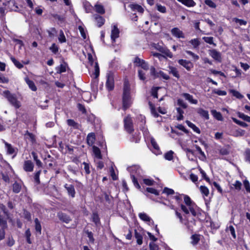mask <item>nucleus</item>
Masks as SVG:
<instances>
[{
  "label": "nucleus",
  "mask_w": 250,
  "mask_h": 250,
  "mask_svg": "<svg viewBox=\"0 0 250 250\" xmlns=\"http://www.w3.org/2000/svg\"><path fill=\"white\" fill-rule=\"evenodd\" d=\"M245 158L246 161L250 163V149H248L245 151Z\"/></svg>",
  "instance_id": "64"
},
{
  "label": "nucleus",
  "mask_w": 250,
  "mask_h": 250,
  "mask_svg": "<svg viewBox=\"0 0 250 250\" xmlns=\"http://www.w3.org/2000/svg\"><path fill=\"white\" fill-rule=\"evenodd\" d=\"M120 31L119 29L117 28L116 25H114L111 30V38L113 42H115V40L119 36Z\"/></svg>",
  "instance_id": "8"
},
{
  "label": "nucleus",
  "mask_w": 250,
  "mask_h": 250,
  "mask_svg": "<svg viewBox=\"0 0 250 250\" xmlns=\"http://www.w3.org/2000/svg\"><path fill=\"white\" fill-rule=\"evenodd\" d=\"M177 1L188 7H193L196 4V3L193 0H177Z\"/></svg>",
  "instance_id": "16"
},
{
  "label": "nucleus",
  "mask_w": 250,
  "mask_h": 250,
  "mask_svg": "<svg viewBox=\"0 0 250 250\" xmlns=\"http://www.w3.org/2000/svg\"><path fill=\"white\" fill-rule=\"evenodd\" d=\"M150 74L152 76H153L154 78L159 77V73L156 72V71L155 70V68L154 67L152 66L150 68Z\"/></svg>",
  "instance_id": "45"
},
{
  "label": "nucleus",
  "mask_w": 250,
  "mask_h": 250,
  "mask_svg": "<svg viewBox=\"0 0 250 250\" xmlns=\"http://www.w3.org/2000/svg\"><path fill=\"white\" fill-rule=\"evenodd\" d=\"M11 60L14 64L19 68H21L23 67V65L21 64L19 61H18L14 57H11Z\"/></svg>",
  "instance_id": "37"
},
{
  "label": "nucleus",
  "mask_w": 250,
  "mask_h": 250,
  "mask_svg": "<svg viewBox=\"0 0 250 250\" xmlns=\"http://www.w3.org/2000/svg\"><path fill=\"white\" fill-rule=\"evenodd\" d=\"M191 243L193 245H196L200 240L199 236L197 234L192 235L191 236Z\"/></svg>",
  "instance_id": "29"
},
{
  "label": "nucleus",
  "mask_w": 250,
  "mask_h": 250,
  "mask_svg": "<svg viewBox=\"0 0 250 250\" xmlns=\"http://www.w3.org/2000/svg\"><path fill=\"white\" fill-rule=\"evenodd\" d=\"M85 233L87 235L89 241L91 243H94V239L93 237V233L92 232L86 230L85 231Z\"/></svg>",
  "instance_id": "46"
},
{
  "label": "nucleus",
  "mask_w": 250,
  "mask_h": 250,
  "mask_svg": "<svg viewBox=\"0 0 250 250\" xmlns=\"http://www.w3.org/2000/svg\"><path fill=\"white\" fill-rule=\"evenodd\" d=\"M183 96L185 98V99L188 100L190 103L194 104H197L198 101L197 100L193 99L192 95L189 94L184 93L182 94Z\"/></svg>",
  "instance_id": "15"
},
{
  "label": "nucleus",
  "mask_w": 250,
  "mask_h": 250,
  "mask_svg": "<svg viewBox=\"0 0 250 250\" xmlns=\"http://www.w3.org/2000/svg\"><path fill=\"white\" fill-rule=\"evenodd\" d=\"M64 187L66 189L68 194L72 197H74L75 195L74 187L72 185L66 184Z\"/></svg>",
  "instance_id": "12"
},
{
  "label": "nucleus",
  "mask_w": 250,
  "mask_h": 250,
  "mask_svg": "<svg viewBox=\"0 0 250 250\" xmlns=\"http://www.w3.org/2000/svg\"><path fill=\"white\" fill-rule=\"evenodd\" d=\"M78 29L80 32L82 37L83 39H85L86 38V36L84 32V28L82 26H79Z\"/></svg>",
  "instance_id": "56"
},
{
  "label": "nucleus",
  "mask_w": 250,
  "mask_h": 250,
  "mask_svg": "<svg viewBox=\"0 0 250 250\" xmlns=\"http://www.w3.org/2000/svg\"><path fill=\"white\" fill-rule=\"evenodd\" d=\"M124 126L125 130L129 133L133 132L134 129L133 126V122L130 116L126 117L124 120Z\"/></svg>",
  "instance_id": "2"
},
{
  "label": "nucleus",
  "mask_w": 250,
  "mask_h": 250,
  "mask_svg": "<svg viewBox=\"0 0 250 250\" xmlns=\"http://www.w3.org/2000/svg\"><path fill=\"white\" fill-rule=\"evenodd\" d=\"M31 154L33 156L34 161L36 162L37 166L39 167H41L42 166V163L40 161V160L38 159L37 154L35 152H32Z\"/></svg>",
  "instance_id": "31"
},
{
  "label": "nucleus",
  "mask_w": 250,
  "mask_h": 250,
  "mask_svg": "<svg viewBox=\"0 0 250 250\" xmlns=\"http://www.w3.org/2000/svg\"><path fill=\"white\" fill-rule=\"evenodd\" d=\"M24 135H27L29 137V138L30 139L31 141L32 142H34L35 141V136L32 133L28 132V131H26Z\"/></svg>",
  "instance_id": "57"
},
{
  "label": "nucleus",
  "mask_w": 250,
  "mask_h": 250,
  "mask_svg": "<svg viewBox=\"0 0 250 250\" xmlns=\"http://www.w3.org/2000/svg\"><path fill=\"white\" fill-rule=\"evenodd\" d=\"M184 202H185V204L188 206H191L192 204H193L190 197L188 195H185Z\"/></svg>",
  "instance_id": "41"
},
{
  "label": "nucleus",
  "mask_w": 250,
  "mask_h": 250,
  "mask_svg": "<svg viewBox=\"0 0 250 250\" xmlns=\"http://www.w3.org/2000/svg\"><path fill=\"white\" fill-rule=\"evenodd\" d=\"M177 104L184 109L187 108L188 107L187 104L185 103L183 100L180 99L177 100Z\"/></svg>",
  "instance_id": "42"
},
{
  "label": "nucleus",
  "mask_w": 250,
  "mask_h": 250,
  "mask_svg": "<svg viewBox=\"0 0 250 250\" xmlns=\"http://www.w3.org/2000/svg\"><path fill=\"white\" fill-rule=\"evenodd\" d=\"M77 107H78L79 110L80 111H82V112L83 113V114L86 113V109H85L84 106L83 104H77Z\"/></svg>",
  "instance_id": "63"
},
{
  "label": "nucleus",
  "mask_w": 250,
  "mask_h": 250,
  "mask_svg": "<svg viewBox=\"0 0 250 250\" xmlns=\"http://www.w3.org/2000/svg\"><path fill=\"white\" fill-rule=\"evenodd\" d=\"M150 250H159L158 246L154 244L153 242L149 243Z\"/></svg>",
  "instance_id": "62"
},
{
  "label": "nucleus",
  "mask_w": 250,
  "mask_h": 250,
  "mask_svg": "<svg viewBox=\"0 0 250 250\" xmlns=\"http://www.w3.org/2000/svg\"><path fill=\"white\" fill-rule=\"evenodd\" d=\"M3 142L7 149V152L9 154H12L13 153H14V149L12 147V146H11V145L8 143H7V142H6L5 141L3 140Z\"/></svg>",
  "instance_id": "33"
},
{
  "label": "nucleus",
  "mask_w": 250,
  "mask_h": 250,
  "mask_svg": "<svg viewBox=\"0 0 250 250\" xmlns=\"http://www.w3.org/2000/svg\"><path fill=\"white\" fill-rule=\"evenodd\" d=\"M41 172V170H40L38 172H37L35 174L34 180H35V182L38 184H39L40 183L39 177H40Z\"/></svg>",
  "instance_id": "47"
},
{
  "label": "nucleus",
  "mask_w": 250,
  "mask_h": 250,
  "mask_svg": "<svg viewBox=\"0 0 250 250\" xmlns=\"http://www.w3.org/2000/svg\"><path fill=\"white\" fill-rule=\"evenodd\" d=\"M51 156L50 155H48L47 156V158L45 159V164L48 167H53V164L50 162V159Z\"/></svg>",
  "instance_id": "51"
},
{
  "label": "nucleus",
  "mask_w": 250,
  "mask_h": 250,
  "mask_svg": "<svg viewBox=\"0 0 250 250\" xmlns=\"http://www.w3.org/2000/svg\"><path fill=\"white\" fill-rule=\"evenodd\" d=\"M95 19L97 20L99 27L102 26L104 24V20L102 17L98 15Z\"/></svg>",
  "instance_id": "35"
},
{
  "label": "nucleus",
  "mask_w": 250,
  "mask_h": 250,
  "mask_svg": "<svg viewBox=\"0 0 250 250\" xmlns=\"http://www.w3.org/2000/svg\"><path fill=\"white\" fill-rule=\"evenodd\" d=\"M96 11L101 14H103L105 13V10L104 6L101 4H96L95 5Z\"/></svg>",
  "instance_id": "25"
},
{
  "label": "nucleus",
  "mask_w": 250,
  "mask_h": 250,
  "mask_svg": "<svg viewBox=\"0 0 250 250\" xmlns=\"http://www.w3.org/2000/svg\"><path fill=\"white\" fill-rule=\"evenodd\" d=\"M93 151L95 156L98 159L102 158L100 149L97 146H92Z\"/></svg>",
  "instance_id": "18"
},
{
  "label": "nucleus",
  "mask_w": 250,
  "mask_h": 250,
  "mask_svg": "<svg viewBox=\"0 0 250 250\" xmlns=\"http://www.w3.org/2000/svg\"><path fill=\"white\" fill-rule=\"evenodd\" d=\"M123 94H130V87L128 82H125Z\"/></svg>",
  "instance_id": "38"
},
{
  "label": "nucleus",
  "mask_w": 250,
  "mask_h": 250,
  "mask_svg": "<svg viewBox=\"0 0 250 250\" xmlns=\"http://www.w3.org/2000/svg\"><path fill=\"white\" fill-rule=\"evenodd\" d=\"M233 21H234L236 23H238L240 25H246L247 23L246 21L243 20L238 19L237 18H234Z\"/></svg>",
  "instance_id": "61"
},
{
  "label": "nucleus",
  "mask_w": 250,
  "mask_h": 250,
  "mask_svg": "<svg viewBox=\"0 0 250 250\" xmlns=\"http://www.w3.org/2000/svg\"><path fill=\"white\" fill-rule=\"evenodd\" d=\"M5 9L3 7H0V19L2 21H4L5 20Z\"/></svg>",
  "instance_id": "44"
},
{
  "label": "nucleus",
  "mask_w": 250,
  "mask_h": 250,
  "mask_svg": "<svg viewBox=\"0 0 250 250\" xmlns=\"http://www.w3.org/2000/svg\"><path fill=\"white\" fill-rule=\"evenodd\" d=\"M157 10L163 13H165L166 12V8L164 6H162L160 4H157Z\"/></svg>",
  "instance_id": "50"
},
{
  "label": "nucleus",
  "mask_w": 250,
  "mask_h": 250,
  "mask_svg": "<svg viewBox=\"0 0 250 250\" xmlns=\"http://www.w3.org/2000/svg\"><path fill=\"white\" fill-rule=\"evenodd\" d=\"M238 116L243 120L250 123V117L240 112H237Z\"/></svg>",
  "instance_id": "27"
},
{
  "label": "nucleus",
  "mask_w": 250,
  "mask_h": 250,
  "mask_svg": "<svg viewBox=\"0 0 250 250\" xmlns=\"http://www.w3.org/2000/svg\"><path fill=\"white\" fill-rule=\"evenodd\" d=\"M130 104V94H123V107L125 110L128 108Z\"/></svg>",
  "instance_id": "5"
},
{
  "label": "nucleus",
  "mask_w": 250,
  "mask_h": 250,
  "mask_svg": "<svg viewBox=\"0 0 250 250\" xmlns=\"http://www.w3.org/2000/svg\"><path fill=\"white\" fill-rule=\"evenodd\" d=\"M173 152L171 150L167 152L165 155V158L167 160H171L173 159Z\"/></svg>",
  "instance_id": "40"
},
{
  "label": "nucleus",
  "mask_w": 250,
  "mask_h": 250,
  "mask_svg": "<svg viewBox=\"0 0 250 250\" xmlns=\"http://www.w3.org/2000/svg\"><path fill=\"white\" fill-rule=\"evenodd\" d=\"M129 7L133 11H137L140 13H143L144 9L141 6L136 4H130Z\"/></svg>",
  "instance_id": "17"
},
{
  "label": "nucleus",
  "mask_w": 250,
  "mask_h": 250,
  "mask_svg": "<svg viewBox=\"0 0 250 250\" xmlns=\"http://www.w3.org/2000/svg\"><path fill=\"white\" fill-rule=\"evenodd\" d=\"M171 33L173 36L178 38H185V36L183 32L177 27L172 29Z\"/></svg>",
  "instance_id": "11"
},
{
  "label": "nucleus",
  "mask_w": 250,
  "mask_h": 250,
  "mask_svg": "<svg viewBox=\"0 0 250 250\" xmlns=\"http://www.w3.org/2000/svg\"><path fill=\"white\" fill-rule=\"evenodd\" d=\"M21 189V186L17 182L14 183L13 185V192L16 193H18L20 192Z\"/></svg>",
  "instance_id": "28"
},
{
  "label": "nucleus",
  "mask_w": 250,
  "mask_h": 250,
  "mask_svg": "<svg viewBox=\"0 0 250 250\" xmlns=\"http://www.w3.org/2000/svg\"><path fill=\"white\" fill-rule=\"evenodd\" d=\"M95 141V135L94 133H89L87 136V143L90 146H92L94 143Z\"/></svg>",
  "instance_id": "13"
},
{
  "label": "nucleus",
  "mask_w": 250,
  "mask_h": 250,
  "mask_svg": "<svg viewBox=\"0 0 250 250\" xmlns=\"http://www.w3.org/2000/svg\"><path fill=\"white\" fill-rule=\"evenodd\" d=\"M139 216L142 220L146 222H149L151 220L150 218L145 213H140Z\"/></svg>",
  "instance_id": "32"
},
{
  "label": "nucleus",
  "mask_w": 250,
  "mask_h": 250,
  "mask_svg": "<svg viewBox=\"0 0 250 250\" xmlns=\"http://www.w3.org/2000/svg\"><path fill=\"white\" fill-rule=\"evenodd\" d=\"M106 86L108 90H112L114 87V81L113 74L109 72L107 74Z\"/></svg>",
  "instance_id": "3"
},
{
  "label": "nucleus",
  "mask_w": 250,
  "mask_h": 250,
  "mask_svg": "<svg viewBox=\"0 0 250 250\" xmlns=\"http://www.w3.org/2000/svg\"><path fill=\"white\" fill-rule=\"evenodd\" d=\"M59 219L65 223H68L71 220V218L65 213L62 212H59L57 215Z\"/></svg>",
  "instance_id": "9"
},
{
  "label": "nucleus",
  "mask_w": 250,
  "mask_h": 250,
  "mask_svg": "<svg viewBox=\"0 0 250 250\" xmlns=\"http://www.w3.org/2000/svg\"><path fill=\"white\" fill-rule=\"evenodd\" d=\"M25 80L32 90L34 91H36L37 87L35 86L34 83L32 81L30 80L27 77L25 78Z\"/></svg>",
  "instance_id": "20"
},
{
  "label": "nucleus",
  "mask_w": 250,
  "mask_h": 250,
  "mask_svg": "<svg viewBox=\"0 0 250 250\" xmlns=\"http://www.w3.org/2000/svg\"><path fill=\"white\" fill-rule=\"evenodd\" d=\"M245 134V131L242 129H238L233 132L232 135L234 137H238L243 136Z\"/></svg>",
  "instance_id": "24"
},
{
  "label": "nucleus",
  "mask_w": 250,
  "mask_h": 250,
  "mask_svg": "<svg viewBox=\"0 0 250 250\" xmlns=\"http://www.w3.org/2000/svg\"><path fill=\"white\" fill-rule=\"evenodd\" d=\"M59 40L61 42H66V39L62 30L60 32Z\"/></svg>",
  "instance_id": "43"
},
{
  "label": "nucleus",
  "mask_w": 250,
  "mask_h": 250,
  "mask_svg": "<svg viewBox=\"0 0 250 250\" xmlns=\"http://www.w3.org/2000/svg\"><path fill=\"white\" fill-rule=\"evenodd\" d=\"M155 48L158 50L159 51L161 52V53L164 54L165 55H166L167 57H168L169 58H172V54L171 52L167 48L160 45V44H156L155 46Z\"/></svg>",
  "instance_id": "4"
},
{
  "label": "nucleus",
  "mask_w": 250,
  "mask_h": 250,
  "mask_svg": "<svg viewBox=\"0 0 250 250\" xmlns=\"http://www.w3.org/2000/svg\"><path fill=\"white\" fill-rule=\"evenodd\" d=\"M0 225L2 226V228H6L7 222L6 221L4 220L2 216L0 215Z\"/></svg>",
  "instance_id": "60"
},
{
  "label": "nucleus",
  "mask_w": 250,
  "mask_h": 250,
  "mask_svg": "<svg viewBox=\"0 0 250 250\" xmlns=\"http://www.w3.org/2000/svg\"><path fill=\"white\" fill-rule=\"evenodd\" d=\"M58 47L55 43H53L50 47V50L52 51L54 54H56L58 51Z\"/></svg>",
  "instance_id": "58"
},
{
  "label": "nucleus",
  "mask_w": 250,
  "mask_h": 250,
  "mask_svg": "<svg viewBox=\"0 0 250 250\" xmlns=\"http://www.w3.org/2000/svg\"><path fill=\"white\" fill-rule=\"evenodd\" d=\"M190 42L191 43L192 45H193L194 48L197 47L200 44V42L198 41V39L191 40L190 41Z\"/></svg>",
  "instance_id": "59"
},
{
  "label": "nucleus",
  "mask_w": 250,
  "mask_h": 250,
  "mask_svg": "<svg viewBox=\"0 0 250 250\" xmlns=\"http://www.w3.org/2000/svg\"><path fill=\"white\" fill-rule=\"evenodd\" d=\"M200 189L202 194H203L206 196H208L209 194V190L206 187L201 186L200 188Z\"/></svg>",
  "instance_id": "36"
},
{
  "label": "nucleus",
  "mask_w": 250,
  "mask_h": 250,
  "mask_svg": "<svg viewBox=\"0 0 250 250\" xmlns=\"http://www.w3.org/2000/svg\"><path fill=\"white\" fill-rule=\"evenodd\" d=\"M211 112L213 116L218 121H223V118L220 112H217L216 110H212Z\"/></svg>",
  "instance_id": "19"
},
{
  "label": "nucleus",
  "mask_w": 250,
  "mask_h": 250,
  "mask_svg": "<svg viewBox=\"0 0 250 250\" xmlns=\"http://www.w3.org/2000/svg\"><path fill=\"white\" fill-rule=\"evenodd\" d=\"M199 170L201 173L203 178L205 179L207 182H210V180L208 177L207 176L205 172L201 168H199Z\"/></svg>",
  "instance_id": "48"
},
{
  "label": "nucleus",
  "mask_w": 250,
  "mask_h": 250,
  "mask_svg": "<svg viewBox=\"0 0 250 250\" xmlns=\"http://www.w3.org/2000/svg\"><path fill=\"white\" fill-rule=\"evenodd\" d=\"M186 123H187L188 125L190 128H191L195 132H197L198 134L200 133V130L199 128L197 127L194 124L188 120L186 121Z\"/></svg>",
  "instance_id": "22"
},
{
  "label": "nucleus",
  "mask_w": 250,
  "mask_h": 250,
  "mask_svg": "<svg viewBox=\"0 0 250 250\" xmlns=\"http://www.w3.org/2000/svg\"><path fill=\"white\" fill-rule=\"evenodd\" d=\"M67 123L68 125L73 127L75 129H79L80 125L73 120L68 119L67 120Z\"/></svg>",
  "instance_id": "23"
},
{
  "label": "nucleus",
  "mask_w": 250,
  "mask_h": 250,
  "mask_svg": "<svg viewBox=\"0 0 250 250\" xmlns=\"http://www.w3.org/2000/svg\"><path fill=\"white\" fill-rule=\"evenodd\" d=\"M94 68H95L94 74L95 75V78H97L99 77V73H100L99 67L98 64L97 62L95 63Z\"/></svg>",
  "instance_id": "54"
},
{
  "label": "nucleus",
  "mask_w": 250,
  "mask_h": 250,
  "mask_svg": "<svg viewBox=\"0 0 250 250\" xmlns=\"http://www.w3.org/2000/svg\"><path fill=\"white\" fill-rule=\"evenodd\" d=\"M35 229L40 234H41L42 227L40 222L38 218L35 219Z\"/></svg>",
  "instance_id": "30"
},
{
  "label": "nucleus",
  "mask_w": 250,
  "mask_h": 250,
  "mask_svg": "<svg viewBox=\"0 0 250 250\" xmlns=\"http://www.w3.org/2000/svg\"><path fill=\"white\" fill-rule=\"evenodd\" d=\"M232 120L235 123L240 125L241 126L246 127L248 126V124L246 123L240 121L235 118L232 117Z\"/></svg>",
  "instance_id": "34"
},
{
  "label": "nucleus",
  "mask_w": 250,
  "mask_h": 250,
  "mask_svg": "<svg viewBox=\"0 0 250 250\" xmlns=\"http://www.w3.org/2000/svg\"><path fill=\"white\" fill-rule=\"evenodd\" d=\"M205 3L211 8H215L216 6V4L211 0H205Z\"/></svg>",
  "instance_id": "52"
},
{
  "label": "nucleus",
  "mask_w": 250,
  "mask_h": 250,
  "mask_svg": "<svg viewBox=\"0 0 250 250\" xmlns=\"http://www.w3.org/2000/svg\"><path fill=\"white\" fill-rule=\"evenodd\" d=\"M178 63L186 68L188 71L190 70V69L193 67L192 63L188 61L181 59L178 61Z\"/></svg>",
  "instance_id": "6"
},
{
  "label": "nucleus",
  "mask_w": 250,
  "mask_h": 250,
  "mask_svg": "<svg viewBox=\"0 0 250 250\" xmlns=\"http://www.w3.org/2000/svg\"><path fill=\"white\" fill-rule=\"evenodd\" d=\"M135 237L137 239V244L138 245H141L143 243V237L136 230H135Z\"/></svg>",
  "instance_id": "26"
},
{
  "label": "nucleus",
  "mask_w": 250,
  "mask_h": 250,
  "mask_svg": "<svg viewBox=\"0 0 250 250\" xmlns=\"http://www.w3.org/2000/svg\"><path fill=\"white\" fill-rule=\"evenodd\" d=\"M34 164L30 160L25 161L23 165V169L26 171L31 172L33 170Z\"/></svg>",
  "instance_id": "10"
},
{
  "label": "nucleus",
  "mask_w": 250,
  "mask_h": 250,
  "mask_svg": "<svg viewBox=\"0 0 250 250\" xmlns=\"http://www.w3.org/2000/svg\"><path fill=\"white\" fill-rule=\"evenodd\" d=\"M197 112L201 116L204 117L206 120L209 119V114L207 110L199 108L197 109Z\"/></svg>",
  "instance_id": "14"
},
{
  "label": "nucleus",
  "mask_w": 250,
  "mask_h": 250,
  "mask_svg": "<svg viewBox=\"0 0 250 250\" xmlns=\"http://www.w3.org/2000/svg\"><path fill=\"white\" fill-rule=\"evenodd\" d=\"M146 191L148 192L154 194L156 195H159V192L155 189V188H146Z\"/></svg>",
  "instance_id": "49"
},
{
  "label": "nucleus",
  "mask_w": 250,
  "mask_h": 250,
  "mask_svg": "<svg viewBox=\"0 0 250 250\" xmlns=\"http://www.w3.org/2000/svg\"><path fill=\"white\" fill-rule=\"evenodd\" d=\"M163 192L166 193L167 195H172L174 193V191L173 189L167 188H164Z\"/></svg>",
  "instance_id": "53"
},
{
  "label": "nucleus",
  "mask_w": 250,
  "mask_h": 250,
  "mask_svg": "<svg viewBox=\"0 0 250 250\" xmlns=\"http://www.w3.org/2000/svg\"><path fill=\"white\" fill-rule=\"evenodd\" d=\"M169 73L172 74L173 76L176 77L179 79L180 77V75L179 74L178 71L175 67L173 66H169Z\"/></svg>",
  "instance_id": "21"
},
{
  "label": "nucleus",
  "mask_w": 250,
  "mask_h": 250,
  "mask_svg": "<svg viewBox=\"0 0 250 250\" xmlns=\"http://www.w3.org/2000/svg\"><path fill=\"white\" fill-rule=\"evenodd\" d=\"M209 55L215 60L221 62V54L219 52L217 51L215 49H211L209 50Z\"/></svg>",
  "instance_id": "7"
},
{
  "label": "nucleus",
  "mask_w": 250,
  "mask_h": 250,
  "mask_svg": "<svg viewBox=\"0 0 250 250\" xmlns=\"http://www.w3.org/2000/svg\"><path fill=\"white\" fill-rule=\"evenodd\" d=\"M23 214L24 217L26 219H27L28 221L31 220V214L30 212H29L27 210H24Z\"/></svg>",
  "instance_id": "55"
},
{
  "label": "nucleus",
  "mask_w": 250,
  "mask_h": 250,
  "mask_svg": "<svg viewBox=\"0 0 250 250\" xmlns=\"http://www.w3.org/2000/svg\"><path fill=\"white\" fill-rule=\"evenodd\" d=\"M230 93L233 95V96L236 97L237 98L241 99L243 97V96L241 95L238 91L234 90H231L230 91Z\"/></svg>",
  "instance_id": "39"
},
{
  "label": "nucleus",
  "mask_w": 250,
  "mask_h": 250,
  "mask_svg": "<svg viewBox=\"0 0 250 250\" xmlns=\"http://www.w3.org/2000/svg\"><path fill=\"white\" fill-rule=\"evenodd\" d=\"M3 94L10 103L15 108H19L21 106L20 102L18 101L15 94H11L8 90L4 91Z\"/></svg>",
  "instance_id": "1"
}]
</instances>
